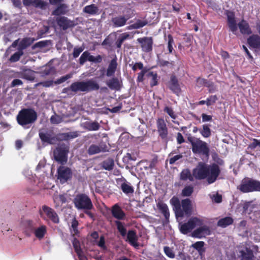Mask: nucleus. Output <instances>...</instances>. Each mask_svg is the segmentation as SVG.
<instances>
[{
  "label": "nucleus",
  "instance_id": "obj_1",
  "mask_svg": "<svg viewBox=\"0 0 260 260\" xmlns=\"http://www.w3.org/2000/svg\"><path fill=\"white\" fill-rule=\"evenodd\" d=\"M221 170L219 166L213 163L208 165L203 162H199L196 168L192 170L193 176L197 180L207 179L209 184L214 183L217 179Z\"/></svg>",
  "mask_w": 260,
  "mask_h": 260
},
{
  "label": "nucleus",
  "instance_id": "obj_2",
  "mask_svg": "<svg viewBox=\"0 0 260 260\" xmlns=\"http://www.w3.org/2000/svg\"><path fill=\"white\" fill-rule=\"evenodd\" d=\"M170 202L176 218H182L184 216L188 217L191 215L192 207L191 201L189 198L183 199L180 202L177 197L174 196Z\"/></svg>",
  "mask_w": 260,
  "mask_h": 260
},
{
  "label": "nucleus",
  "instance_id": "obj_3",
  "mask_svg": "<svg viewBox=\"0 0 260 260\" xmlns=\"http://www.w3.org/2000/svg\"><path fill=\"white\" fill-rule=\"evenodd\" d=\"M73 203L78 210H83L85 214L90 218L94 219V214L90 211L93 208L92 201L88 196L85 193H78L74 198Z\"/></svg>",
  "mask_w": 260,
  "mask_h": 260
},
{
  "label": "nucleus",
  "instance_id": "obj_4",
  "mask_svg": "<svg viewBox=\"0 0 260 260\" xmlns=\"http://www.w3.org/2000/svg\"><path fill=\"white\" fill-rule=\"evenodd\" d=\"M226 15L229 27L233 33H235L237 30L238 26L242 34L249 35L252 34V30L249 23L246 20L242 19L237 24L235 15L233 12L227 11Z\"/></svg>",
  "mask_w": 260,
  "mask_h": 260
},
{
  "label": "nucleus",
  "instance_id": "obj_5",
  "mask_svg": "<svg viewBox=\"0 0 260 260\" xmlns=\"http://www.w3.org/2000/svg\"><path fill=\"white\" fill-rule=\"evenodd\" d=\"M37 118V113L34 109L23 108L18 112L16 120L20 125L25 127L35 122Z\"/></svg>",
  "mask_w": 260,
  "mask_h": 260
},
{
  "label": "nucleus",
  "instance_id": "obj_6",
  "mask_svg": "<svg viewBox=\"0 0 260 260\" xmlns=\"http://www.w3.org/2000/svg\"><path fill=\"white\" fill-rule=\"evenodd\" d=\"M187 140L191 144L193 153L203 155L205 158L209 157L210 148L206 142L192 136L188 137Z\"/></svg>",
  "mask_w": 260,
  "mask_h": 260
},
{
  "label": "nucleus",
  "instance_id": "obj_7",
  "mask_svg": "<svg viewBox=\"0 0 260 260\" xmlns=\"http://www.w3.org/2000/svg\"><path fill=\"white\" fill-rule=\"evenodd\" d=\"M100 86L93 80L84 81H76L71 84V91L76 93L78 92H89L93 90H98Z\"/></svg>",
  "mask_w": 260,
  "mask_h": 260
},
{
  "label": "nucleus",
  "instance_id": "obj_8",
  "mask_svg": "<svg viewBox=\"0 0 260 260\" xmlns=\"http://www.w3.org/2000/svg\"><path fill=\"white\" fill-rule=\"evenodd\" d=\"M70 151V145L68 143H59L53 150L54 160L61 165L67 164L68 154Z\"/></svg>",
  "mask_w": 260,
  "mask_h": 260
},
{
  "label": "nucleus",
  "instance_id": "obj_9",
  "mask_svg": "<svg viewBox=\"0 0 260 260\" xmlns=\"http://www.w3.org/2000/svg\"><path fill=\"white\" fill-rule=\"evenodd\" d=\"M237 189L243 193L260 192V181L245 177L242 180L240 184L238 186Z\"/></svg>",
  "mask_w": 260,
  "mask_h": 260
},
{
  "label": "nucleus",
  "instance_id": "obj_10",
  "mask_svg": "<svg viewBox=\"0 0 260 260\" xmlns=\"http://www.w3.org/2000/svg\"><path fill=\"white\" fill-rule=\"evenodd\" d=\"M204 220L198 217H192L187 222L182 224L180 227V231L183 234H187L191 232L197 226H201L204 224Z\"/></svg>",
  "mask_w": 260,
  "mask_h": 260
},
{
  "label": "nucleus",
  "instance_id": "obj_11",
  "mask_svg": "<svg viewBox=\"0 0 260 260\" xmlns=\"http://www.w3.org/2000/svg\"><path fill=\"white\" fill-rule=\"evenodd\" d=\"M156 131L158 137L162 142L167 144L169 141V128L162 118H158L156 120Z\"/></svg>",
  "mask_w": 260,
  "mask_h": 260
},
{
  "label": "nucleus",
  "instance_id": "obj_12",
  "mask_svg": "<svg viewBox=\"0 0 260 260\" xmlns=\"http://www.w3.org/2000/svg\"><path fill=\"white\" fill-rule=\"evenodd\" d=\"M39 213L41 217L44 220H49L54 223H58L60 221L59 217L55 211L47 205L42 206Z\"/></svg>",
  "mask_w": 260,
  "mask_h": 260
},
{
  "label": "nucleus",
  "instance_id": "obj_13",
  "mask_svg": "<svg viewBox=\"0 0 260 260\" xmlns=\"http://www.w3.org/2000/svg\"><path fill=\"white\" fill-rule=\"evenodd\" d=\"M238 248L241 260H255L252 250L246 244L240 245Z\"/></svg>",
  "mask_w": 260,
  "mask_h": 260
},
{
  "label": "nucleus",
  "instance_id": "obj_14",
  "mask_svg": "<svg viewBox=\"0 0 260 260\" xmlns=\"http://www.w3.org/2000/svg\"><path fill=\"white\" fill-rule=\"evenodd\" d=\"M52 131L40 130L39 133V138L42 143L54 144L57 140L56 137L53 136Z\"/></svg>",
  "mask_w": 260,
  "mask_h": 260
},
{
  "label": "nucleus",
  "instance_id": "obj_15",
  "mask_svg": "<svg viewBox=\"0 0 260 260\" xmlns=\"http://www.w3.org/2000/svg\"><path fill=\"white\" fill-rule=\"evenodd\" d=\"M49 3L51 5H59L57 8L53 11L52 15L55 16H60L61 15H64L68 12V7L65 4H60L64 0H49Z\"/></svg>",
  "mask_w": 260,
  "mask_h": 260
},
{
  "label": "nucleus",
  "instance_id": "obj_16",
  "mask_svg": "<svg viewBox=\"0 0 260 260\" xmlns=\"http://www.w3.org/2000/svg\"><path fill=\"white\" fill-rule=\"evenodd\" d=\"M137 41L141 45L143 51L145 52H151L153 48V39L152 37H144L137 39Z\"/></svg>",
  "mask_w": 260,
  "mask_h": 260
},
{
  "label": "nucleus",
  "instance_id": "obj_17",
  "mask_svg": "<svg viewBox=\"0 0 260 260\" xmlns=\"http://www.w3.org/2000/svg\"><path fill=\"white\" fill-rule=\"evenodd\" d=\"M199 226L192 232L191 236L192 237L201 239L206 237V236L211 235V233L209 226L204 225V224Z\"/></svg>",
  "mask_w": 260,
  "mask_h": 260
},
{
  "label": "nucleus",
  "instance_id": "obj_18",
  "mask_svg": "<svg viewBox=\"0 0 260 260\" xmlns=\"http://www.w3.org/2000/svg\"><path fill=\"white\" fill-rule=\"evenodd\" d=\"M62 166L59 167L57 169L58 179L60 181L66 182L72 178V172L70 168Z\"/></svg>",
  "mask_w": 260,
  "mask_h": 260
},
{
  "label": "nucleus",
  "instance_id": "obj_19",
  "mask_svg": "<svg viewBox=\"0 0 260 260\" xmlns=\"http://www.w3.org/2000/svg\"><path fill=\"white\" fill-rule=\"evenodd\" d=\"M167 86L170 90L176 95H179L181 92V88L177 77L174 74L170 76V80L167 83Z\"/></svg>",
  "mask_w": 260,
  "mask_h": 260
},
{
  "label": "nucleus",
  "instance_id": "obj_20",
  "mask_svg": "<svg viewBox=\"0 0 260 260\" xmlns=\"http://www.w3.org/2000/svg\"><path fill=\"white\" fill-rule=\"evenodd\" d=\"M131 18V16L124 17L123 15H118L113 17L111 19L112 26L114 27H120L124 26L126 22Z\"/></svg>",
  "mask_w": 260,
  "mask_h": 260
},
{
  "label": "nucleus",
  "instance_id": "obj_21",
  "mask_svg": "<svg viewBox=\"0 0 260 260\" xmlns=\"http://www.w3.org/2000/svg\"><path fill=\"white\" fill-rule=\"evenodd\" d=\"M57 25L63 30H66L69 28L73 27L74 24L73 21L69 20L64 16H60L56 18V19Z\"/></svg>",
  "mask_w": 260,
  "mask_h": 260
},
{
  "label": "nucleus",
  "instance_id": "obj_22",
  "mask_svg": "<svg viewBox=\"0 0 260 260\" xmlns=\"http://www.w3.org/2000/svg\"><path fill=\"white\" fill-rule=\"evenodd\" d=\"M111 213L113 217L119 221L124 219L125 217V213L118 204H115L112 206Z\"/></svg>",
  "mask_w": 260,
  "mask_h": 260
},
{
  "label": "nucleus",
  "instance_id": "obj_23",
  "mask_svg": "<svg viewBox=\"0 0 260 260\" xmlns=\"http://www.w3.org/2000/svg\"><path fill=\"white\" fill-rule=\"evenodd\" d=\"M126 236V241H127L131 245L135 247L139 246L138 243V237L135 230H129Z\"/></svg>",
  "mask_w": 260,
  "mask_h": 260
},
{
  "label": "nucleus",
  "instance_id": "obj_24",
  "mask_svg": "<svg viewBox=\"0 0 260 260\" xmlns=\"http://www.w3.org/2000/svg\"><path fill=\"white\" fill-rule=\"evenodd\" d=\"M106 84L110 89L119 91L121 88L122 81L117 77H113L108 80Z\"/></svg>",
  "mask_w": 260,
  "mask_h": 260
},
{
  "label": "nucleus",
  "instance_id": "obj_25",
  "mask_svg": "<svg viewBox=\"0 0 260 260\" xmlns=\"http://www.w3.org/2000/svg\"><path fill=\"white\" fill-rule=\"evenodd\" d=\"M247 43L253 48L260 49V36L258 35H252L247 39Z\"/></svg>",
  "mask_w": 260,
  "mask_h": 260
},
{
  "label": "nucleus",
  "instance_id": "obj_26",
  "mask_svg": "<svg viewBox=\"0 0 260 260\" xmlns=\"http://www.w3.org/2000/svg\"><path fill=\"white\" fill-rule=\"evenodd\" d=\"M36 39L30 37L23 38L19 42L18 49L23 51V50L29 47L35 41Z\"/></svg>",
  "mask_w": 260,
  "mask_h": 260
},
{
  "label": "nucleus",
  "instance_id": "obj_27",
  "mask_svg": "<svg viewBox=\"0 0 260 260\" xmlns=\"http://www.w3.org/2000/svg\"><path fill=\"white\" fill-rule=\"evenodd\" d=\"M117 66V57H115L110 61L107 70L106 75L108 77L113 76L116 71Z\"/></svg>",
  "mask_w": 260,
  "mask_h": 260
},
{
  "label": "nucleus",
  "instance_id": "obj_28",
  "mask_svg": "<svg viewBox=\"0 0 260 260\" xmlns=\"http://www.w3.org/2000/svg\"><path fill=\"white\" fill-rule=\"evenodd\" d=\"M243 208L244 212L250 214L257 211L256 209H257V205L253 204L251 201L246 202L244 203Z\"/></svg>",
  "mask_w": 260,
  "mask_h": 260
},
{
  "label": "nucleus",
  "instance_id": "obj_29",
  "mask_svg": "<svg viewBox=\"0 0 260 260\" xmlns=\"http://www.w3.org/2000/svg\"><path fill=\"white\" fill-rule=\"evenodd\" d=\"M159 211L163 214L165 219L168 220L170 217V212L167 205L162 201H159L156 204Z\"/></svg>",
  "mask_w": 260,
  "mask_h": 260
},
{
  "label": "nucleus",
  "instance_id": "obj_30",
  "mask_svg": "<svg viewBox=\"0 0 260 260\" xmlns=\"http://www.w3.org/2000/svg\"><path fill=\"white\" fill-rule=\"evenodd\" d=\"M123 179L124 181L121 184L120 189L122 190L123 192L126 194L133 193L134 192L133 186H132L131 183L127 182L124 178Z\"/></svg>",
  "mask_w": 260,
  "mask_h": 260
},
{
  "label": "nucleus",
  "instance_id": "obj_31",
  "mask_svg": "<svg viewBox=\"0 0 260 260\" xmlns=\"http://www.w3.org/2000/svg\"><path fill=\"white\" fill-rule=\"evenodd\" d=\"M194 178L193 173L191 174L190 170L188 169H183L180 173V179L181 180L186 181L189 180L190 181H193Z\"/></svg>",
  "mask_w": 260,
  "mask_h": 260
},
{
  "label": "nucleus",
  "instance_id": "obj_32",
  "mask_svg": "<svg viewBox=\"0 0 260 260\" xmlns=\"http://www.w3.org/2000/svg\"><path fill=\"white\" fill-rule=\"evenodd\" d=\"M234 222V220L231 217H225L220 219L217 223L218 226L224 228L226 226L232 224Z\"/></svg>",
  "mask_w": 260,
  "mask_h": 260
},
{
  "label": "nucleus",
  "instance_id": "obj_33",
  "mask_svg": "<svg viewBox=\"0 0 260 260\" xmlns=\"http://www.w3.org/2000/svg\"><path fill=\"white\" fill-rule=\"evenodd\" d=\"M211 126L209 124H204L202 125V128H200L199 132L204 138H207L211 136Z\"/></svg>",
  "mask_w": 260,
  "mask_h": 260
},
{
  "label": "nucleus",
  "instance_id": "obj_34",
  "mask_svg": "<svg viewBox=\"0 0 260 260\" xmlns=\"http://www.w3.org/2000/svg\"><path fill=\"white\" fill-rule=\"evenodd\" d=\"M164 40L168 41L167 45L169 53H172L174 50L173 45L175 44L173 36L170 34L167 35L166 33L165 32Z\"/></svg>",
  "mask_w": 260,
  "mask_h": 260
},
{
  "label": "nucleus",
  "instance_id": "obj_35",
  "mask_svg": "<svg viewBox=\"0 0 260 260\" xmlns=\"http://www.w3.org/2000/svg\"><path fill=\"white\" fill-rule=\"evenodd\" d=\"M83 12L94 15L99 13V8L95 5L91 4L85 6L83 9Z\"/></svg>",
  "mask_w": 260,
  "mask_h": 260
},
{
  "label": "nucleus",
  "instance_id": "obj_36",
  "mask_svg": "<svg viewBox=\"0 0 260 260\" xmlns=\"http://www.w3.org/2000/svg\"><path fill=\"white\" fill-rule=\"evenodd\" d=\"M114 166V160L111 158H108L104 160L101 163V167L105 170L111 171L113 169Z\"/></svg>",
  "mask_w": 260,
  "mask_h": 260
},
{
  "label": "nucleus",
  "instance_id": "obj_37",
  "mask_svg": "<svg viewBox=\"0 0 260 260\" xmlns=\"http://www.w3.org/2000/svg\"><path fill=\"white\" fill-rule=\"evenodd\" d=\"M34 231L35 236L39 239H41L44 237L47 232V228L45 225H42L35 229Z\"/></svg>",
  "mask_w": 260,
  "mask_h": 260
},
{
  "label": "nucleus",
  "instance_id": "obj_38",
  "mask_svg": "<svg viewBox=\"0 0 260 260\" xmlns=\"http://www.w3.org/2000/svg\"><path fill=\"white\" fill-rule=\"evenodd\" d=\"M24 52L17 48V51L11 55L8 60L11 63L16 62L20 60Z\"/></svg>",
  "mask_w": 260,
  "mask_h": 260
},
{
  "label": "nucleus",
  "instance_id": "obj_39",
  "mask_svg": "<svg viewBox=\"0 0 260 260\" xmlns=\"http://www.w3.org/2000/svg\"><path fill=\"white\" fill-rule=\"evenodd\" d=\"M147 23L148 22L147 20H141L140 19H138L136 22L128 26V29H139L146 25Z\"/></svg>",
  "mask_w": 260,
  "mask_h": 260
},
{
  "label": "nucleus",
  "instance_id": "obj_40",
  "mask_svg": "<svg viewBox=\"0 0 260 260\" xmlns=\"http://www.w3.org/2000/svg\"><path fill=\"white\" fill-rule=\"evenodd\" d=\"M115 223L116 225L117 229L120 234L121 236L123 237H125L127 234L126 229L123 223L119 220H116L115 221Z\"/></svg>",
  "mask_w": 260,
  "mask_h": 260
},
{
  "label": "nucleus",
  "instance_id": "obj_41",
  "mask_svg": "<svg viewBox=\"0 0 260 260\" xmlns=\"http://www.w3.org/2000/svg\"><path fill=\"white\" fill-rule=\"evenodd\" d=\"M146 76L151 77L152 78L150 81V85L151 87H153L158 84L157 74L153 71L150 72L146 74Z\"/></svg>",
  "mask_w": 260,
  "mask_h": 260
},
{
  "label": "nucleus",
  "instance_id": "obj_42",
  "mask_svg": "<svg viewBox=\"0 0 260 260\" xmlns=\"http://www.w3.org/2000/svg\"><path fill=\"white\" fill-rule=\"evenodd\" d=\"M193 187L192 185H187L182 190L181 196L184 197H190L193 192Z\"/></svg>",
  "mask_w": 260,
  "mask_h": 260
},
{
  "label": "nucleus",
  "instance_id": "obj_43",
  "mask_svg": "<svg viewBox=\"0 0 260 260\" xmlns=\"http://www.w3.org/2000/svg\"><path fill=\"white\" fill-rule=\"evenodd\" d=\"M86 127L89 131H95L99 129L100 125L97 121L89 122L86 123Z\"/></svg>",
  "mask_w": 260,
  "mask_h": 260
},
{
  "label": "nucleus",
  "instance_id": "obj_44",
  "mask_svg": "<svg viewBox=\"0 0 260 260\" xmlns=\"http://www.w3.org/2000/svg\"><path fill=\"white\" fill-rule=\"evenodd\" d=\"M157 57L158 59L157 60V64L159 67H172L174 65V61H169L165 60L159 58L158 56H157Z\"/></svg>",
  "mask_w": 260,
  "mask_h": 260
},
{
  "label": "nucleus",
  "instance_id": "obj_45",
  "mask_svg": "<svg viewBox=\"0 0 260 260\" xmlns=\"http://www.w3.org/2000/svg\"><path fill=\"white\" fill-rule=\"evenodd\" d=\"M32 3L33 7L42 10L45 9L48 6L47 3L43 0H34Z\"/></svg>",
  "mask_w": 260,
  "mask_h": 260
},
{
  "label": "nucleus",
  "instance_id": "obj_46",
  "mask_svg": "<svg viewBox=\"0 0 260 260\" xmlns=\"http://www.w3.org/2000/svg\"><path fill=\"white\" fill-rule=\"evenodd\" d=\"M91 56L90 53L88 51H84L79 58V63L83 65L86 61H90V57Z\"/></svg>",
  "mask_w": 260,
  "mask_h": 260
},
{
  "label": "nucleus",
  "instance_id": "obj_47",
  "mask_svg": "<svg viewBox=\"0 0 260 260\" xmlns=\"http://www.w3.org/2000/svg\"><path fill=\"white\" fill-rule=\"evenodd\" d=\"M102 152L101 150L100 149L98 145L95 144H92L91 145L88 150H87V153L89 155H94L99 153H100Z\"/></svg>",
  "mask_w": 260,
  "mask_h": 260
},
{
  "label": "nucleus",
  "instance_id": "obj_48",
  "mask_svg": "<svg viewBox=\"0 0 260 260\" xmlns=\"http://www.w3.org/2000/svg\"><path fill=\"white\" fill-rule=\"evenodd\" d=\"M205 243L203 241H198L192 245V247L197 250L200 253L205 251L204 246Z\"/></svg>",
  "mask_w": 260,
  "mask_h": 260
},
{
  "label": "nucleus",
  "instance_id": "obj_49",
  "mask_svg": "<svg viewBox=\"0 0 260 260\" xmlns=\"http://www.w3.org/2000/svg\"><path fill=\"white\" fill-rule=\"evenodd\" d=\"M72 242L75 252L76 253H78L81 251V250H82L81 247V244L79 240L76 237H74L73 238Z\"/></svg>",
  "mask_w": 260,
  "mask_h": 260
},
{
  "label": "nucleus",
  "instance_id": "obj_50",
  "mask_svg": "<svg viewBox=\"0 0 260 260\" xmlns=\"http://www.w3.org/2000/svg\"><path fill=\"white\" fill-rule=\"evenodd\" d=\"M48 43L49 41L48 40L39 41L34 44L31 47V49L32 50H35L37 48L42 49L47 46L48 45Z\"/></svg>",
  "mask_w": 260,
  "mask_h": 260
},
{
  "label": "nucleus",
  "instance_id": "obj_51",
  "mask_svg": "<svg viewBox=\"0 0 260 260\" xmlns=\"http://www.w3.org/2000/svg\"><path fill=\"white\" fill-rule=\"evenodd\" d=\"M256 148H260V141L256 139H253L252 142L248 145L247 149L253 150Z\"/></svg>",
  "mask_w": 260,
  "mask_h": 260
},
{
  "label": "nucleus",
  "instance_id": "obj_52",
  "mask_svg": "<svg viewBox=\"0 0 260 260\" xmlns=\"http://www.w3.org/2000/svg\"><path fill=\"white\" fill-rule=\"evenodd\" d=\"M141 72L138 74V77L137 78V82H143L144 80V76L147 73L148 70L146 68H143L141 70Z\"/></svg>",
  "mask_w": 260,
  "mask_h": 260
},
{
  "label": "nucleus",
  "instance_id": "obj_53",
  "mask_svg": "<svg viewBox=\"0 0 260 260\" xmlns=\"http://www.w3.org/2000/svg\"><path fill=\"white\" fill-rule=\"evenodd\" d=\"M19 39H17L15 40L12 44L7 49L5 53V56L6 57H8L12 52V48H15L17 46H18V42H19Z\"/></svg>",
  "mask_w": 260,
  "mask_h": 260
},
{
  "label": "nucleus",
  "instance_id": "obj_54",
  "mask_svg": "<svg viewBox=\"0 0 260 260\" xmlns=\"http://www.w3.org/2000/svg\"><path fill=\"white\" fill-rule=\"evenodd\" d=\"M50 122L52 124H59L62 121V118L56 114L51 116L50 118Z\"/></svg>",
  "mask_w": 260,
  "mask_h": 260
},
{
  "label": "nucleus",
  "instance_id": "obj_55",
  "mask_svg": "<svg viewBox=\"0 0 260 260\" xmlns=\"http://www.w3.org/2000/svg\"><path fill=\"white\" fill-rule=\"evenodd\" d=\"M72 77V74H69L65 76L61 77L60 78L57 79L56 81L54 82V83L56 85L60 84L61 83H63L66 81L67 80L71 78Z\"/></svg>",
  "mask_w": 260,
  "mask_h": 260
},
{
  "label": "nucleus",
  "instance_id": "obj_56",
  "mask_svg": "<svg viewBox=\"0 0 260 260\" xmlns=\"http://www.w3.org/2000/svg\"><path fill=\"white\" fill-rule=\"evenodd\" d=\"M164 251L165 254L169 258H173L175 256V254L173 249L169 246H165Z\"/></svg>",
  "mask_w": 260,
  "mask_h": 260
},
{
  "label": "nucleus",
  "instance_id": "obj_57",
  "mask_svg": "<svg viewBox=\"0 0 260 260\" xmlns=\"http://www.w3.org/2000/svg\"><path fill=\"white\" fill-rule=\"evenodd\" d=\"M218 100V98L216 95L209 96L206 100V105L210 106L213 105Z\"/></svg>",
  "mask_w": 260,
  "mask_h": 260
},
{
  "label": "nucleus",
  "instance_id": "obj_58",
  "mask_svg": "<svg viewBox=\"0 0 260 260\" xmlns=\"http://www.w3.org/2000/svg\"><path fill=\"white\" fill-rule=\"evenodd\" d=\"M204 86L208 88L209 92L210 93L214 92L217 90L216 86L215 85L214 83L209 80H208Z\"/></svg>",
  "mask_w": 260,
  "mask_h": 260
},
{
  "label": "nucleus",
  "instance_id": "obj_59",
  "mask_svg": "<svg viewBox=\"0 0 260 260\" xmlns=\"http://www.w3.org/2000/svg\"><path fill=\"white\" fill-rule=\"evenodd\" d=\"M165 112L167 113L172 119H176V115L172 107L166 106L164 109Z\"/></svg>",
  "mask_w": 260,
  "mask_h": 260
},
{
  "label": "nucleus",
  "instance_id": "obj_60",
  "mask_svg": "<svg viewBox=\"0 0 260 260\" xmlns=\"http://www.w3.org/2000/svg\"><path fill=\"white\" fill-rule=\"evenodd\" d=\"M138 154V152L136 151L135 152L127 153L125 157L127 158L128 160L135 161L137 159Z\"/></svg>",
  "mask_w": 260,
  "mask_h": 260
},
{
  "label": "nucleus",
  "instance_id": "obj_61",
  "mask_svg": "<svg viewBox=\"0 0 260 260\" xmlns=\"http://www.w3.org/2000/svg\"><path fill=\"white\" fill-rule=\"evenodd\" d=\"M129 66L132 67V70L134 72H136L137 69L141 70L144 68V66L142 62H137L134 64H129Z\"/></svg>",
  "mask_w": 260,
  "mask_h": 260
},
{
  "label": "nucleus",
  "instance_id": "obj_62",
  "mask_svg": "<svg viewBox=\"0 0 260 260\" xmlns=\"http://www.w3.org/2000/svg\"><path fill=\"white\" fill-rule=\"evenodd\" d=\"M102 60L103 57L100 55H98L96 56L91 55V56L90 57V62H92L96 63H101L102 61Z\"/></svg>",
  "mask_w": 260,
  "mask_h": 260
},
{
  "label": "nucleus",
  "instance_id": "obj_63",
  "mask_svg": "<svg viewBox=\"0 0 260 260\" xmlns=\"http://www.w3.org/2000/svg\"><path fill=\"white\" fill-rule=\"evenodd\" d=\"M54 81H53L52 80H47L43 82H40L38 83L36 85V86H40L42 85L43 87H49L53 85V84Z\"/></svg>",
  "mask_w": 260,
  "mask_h": 260
},
{
  "label": "nucleus",
  "instance_id": "obj_64",
  "mask_svg": "<svg viewBox=\"0 0 260 260\" xmlns=\"http://www.w3.org/2000/svg\"><path fill=\"white\" fill-rule=\"evenodd\" d=\"M84 48L82 47H75L73 52V55L74 58L78 57L80 54L83 51Z\"/></svg>",
  "mask_w": 260,
  "mask_h": 260
}]
</instances>
